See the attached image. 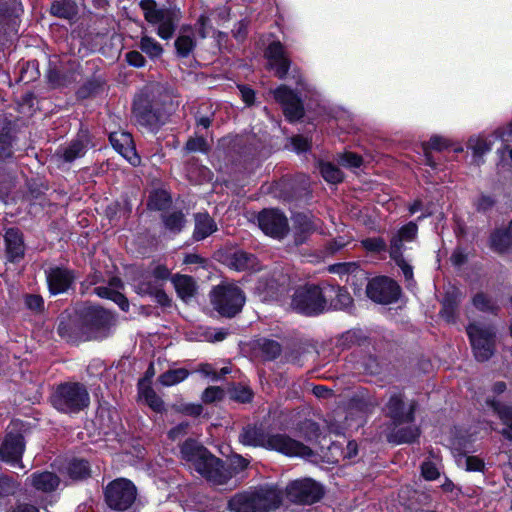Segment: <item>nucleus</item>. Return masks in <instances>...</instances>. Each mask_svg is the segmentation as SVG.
Here are the masks:
<instances>
[{
  "label": "nucleus",
  "instance_id": "e433bc0d",
  "mask_svg": "<svg viewBox=\"0 0 512 512\" xmlns=\"http://www.w3.org/2000/svg\"><path fill=\"white\" fill-rule=\"evenodd\" d=\"M165 228L173 233H179L185 226V218L182 212L175 211L162 216Z\"/></svg>",
  "mask_w": 512,
  "mask_h": 512
},
{
  "label": "nucleus",
  "instance_id": "58836bf2",
  "mask_svg": "<svg viewBox=\"0 0 512 512\" xmlns=\"http://www.w3.org/2000/svg\"><path fill=\"white\" fill-rule=\"evenodd\" d=\"M67 473L73 480H80L89 476L88 462L85 460H72L67 466Z\"/></svg>",
  "mask_w": 512,
  "mask_h": 512
},
{
  "label": "nucleus",
  "instance_id": "f704fd0d",
  "mask_svg": "<svg viewBox=\"0 0 512 512\" xmlns=\"http://www.w3.org/2000/svg\"><path fill=\"white\" fill-rule=\"evenodd\" d=\"M459 303L460 295L458 291L448 292L443 300V308L441 310V315L447 321H452Z\"/></svg>",
  "mask_w": 512,
  "mask_h": 512
},
{
  "label": "nucleus",
  "instance_id": "052dcab7",
  "mask_svg": "<svg viewBox=\"0 0 512 512\" xmlns=\"http://www.w3.org/2000/svg\"><path fill=\"white\" fill-rule=\"evenodd\" d=\"M422 476L426 480H435L439 476V471L436 465L430 461H426L421 465Z\"/></svg>",
  "mask_w": 512,
  "mask_h": 512
},
{
  "label": "nucleus",
  "instance_id": "0e129e2a",
  "mask_svg": "<svg viewBox=\"0 0 512 512\" xmlns=\"http://www.w3.org/2000/svg\"><path fill=\"white\" fill-rule=\"evenodd\" d=\"M127 62L135 67H143L145 65V58L138 51H130L126 54Z\"/></svg>",
  "mask_w": 512,
  "mask_h": 512
},
{
  "label": "nucleus",
  "instance_id": "0eeeda50",
  "mask_svg": "<svg viewBox=\"0 0 512 512\" xmlns=\"http://www.w3.org/2000/svg\"><path fill=\"white\" fill-rule=\"evenodd\" d=\"M210 300L213 308L222 316L238 314L246 301L244 292L233 283H223L212 289Z\"/></svg>",
  "mask_w": 512,
  "mask_h": 512
},
{
  "label": "nucleus",
  "instance_id": "4468645a",
  "mask_svg": "<svg viewBox=\"0 0 512 512\" xmlns=\"http://www.w3.org/2000/svg\"><path fill=\"white\" fill-rule=\"evenodd\" d=\"M45 276L52 295L66 293L77 278L73 270L64 266H50L45 270Z\"/></svg>",
  "mask_w": 512,
  "mask_h": 512
},
{
  "label": "nucleus",
  "instance_id": "ddd939ff",
  "mask_svg": "<svg viewBox=\"0 0 512 512\" xmlns=\"http://www.w3.org/2000/svg\"><path fill=\"white\" fill-rule=\"evenodd\" d=\"M258 224L266 235L276 239L284 238L289 231L286 216L275 209H265L259 213Z\"/></svg>",
  "mask_w": 512,
  "mask_h": 512
},
{
  "label": "nucleus",
  "instance_id": "2eb2a0df",
  "mask_svg": "<svg viewBox=\"0 0 512 512\" xmlns=\"http://www.w3.org/2000/svg\"><path fill=\"white\" fill-rule=\"evenodd\" d=\"M133 116L139 125L151 130L163 123V114L152 106L147 97L142 95L134 101Z\"/></svg>",
  "mask_w": 512,
  "mask_h": 512
},
{
  "label": "nucleus",
  "instance_id": "79ce46f5",
  "mask_svg": "<svg viewBox=\"0 0 512 512\" xmlns=\"http://www.w3.org/2000/svg\"><path fill=\"white\" fill-rule=\"evenodd\" d=\"M194 47V39L190 34H186L185 31H182L175 41L177 54L181 57H187L193 51Z\"/></svg>",
  "mask_w": 512,
  "mask_h": 512
},
{
  "label": "nucleus",
  "instance_id": "13d9d810",
  "mask_svg": "<svg viewBox=\"0 0 512 512\" xmlns=\"http://www.w3.org/2000/svg\"><path fill=\"white\" fill-rule=\"evenodd\" d=\"M224 396V391L216 386H211L205 389L202 394V400L206 403H212L214 401L221 400Z\"/></svg>",
  "mask_w": 512,
  "mask_h": 512
},
{
  "label": "nucleus",
  "instance_id": "aec40b11",
  "mask_svg": "<svg viewBox=\"0 0 512 512\" xmlns=\"http://www.w3.org/2000/svg\"><path fill=\"white\" fill-rule=\"evenodd\" d=\"M82 316L85 324L95 330H105L113 322L111 313L100 307L91 305L83 308Z\"/></svg>",
  "mask_w": 512,
  "mask_h": 512
},
{
  "label": "nucleus",
  "instance_id": "c85d7f7f",
  "mask_svg": "<svg viewBox=\"0 0 512 512\" xmlns=\"http://www.w3.org/2000/svg\"><path fill=\"white\" fill-rule=\"evenodd\" d=\"M139 395L143 398L147 405L152 408L154 411L160 412L164 408V402L162 399L156 394L154 389L145 382V380H141L138 384Z\"/></svg>",
  "mask_w": 512,
  "mask_h": 512
},
{
  "label": "nucleus",
  "instance_id": "4c0bfd02",
  "mask_svg": "<svg viewBox=\"0 0 512 512\" xmlns=\"http://www.w3.org/2000/svg\"><path fill=\"white\" fill-rule=\"evenodd\" d=\"M411 423L412 422L408 423L409 425L407 427L397 429L393 433L392 437L395 442L411 443L418 438L419 430L415 425H413Z\"/></svg>",
  "mask_w": 512,
  "mask_h": 512
},
{
  "label": "nucleus",
  "instance_id": "cd10ccee",
  "mask_svg": "<svg viewBox=\"0 0 512 512\" xmlns=\"http://www.w3.org/2000/svg\"><path fill=\"white\" fill-rule=\"evenodd\" d=\"M228 261V265L237 271L254 269L257 265L255 256L242 250L234 252Z\"/></svg>",
  "mask_w": 512,
  "mask_h": 512
},
{
  "label": "nucleus",
  "instance_id": "bf43d9fd",
  "mask_svg": "<svg viewBox=\"0 0 512 512\" xmlns=\"http://www.w3.org/2000/svg\"><path fill=\"white\" fill-rule=\"evenodd\" d=\"M495 203L496 201L492 196L482 194L476 200L475 206L478 211L486 212L491 210Z\"/></svg>",
  "mask_w": 512,
  "mask_h": 512
},
{
  "label": "nucleus",
  "instance_id": "5701e85b",
  "mask_svg": "<svg viewBox=\"0 0 512 512\" xmlns=\"http://www.w3.org/2000/svg\"><path fill=\"white\" fill-rule=\"evenodd\" d=\"M28 480L35 489L43 492L54 491L60 483L59 477L49 471L33 473Z\"/></svg>",
  "mask_w": 512,
  "mask_h": 512
},
{
  "label": "nucleus",
  "instance_id": "4d7b16f0",
  "mask_svg": "<svg viewBox=\"0 0 512 512\" xmlns=\"http://www.w3.org/2000/svg\"><path fill=\"white\" fill-rule=\"evenodd\" d=\"M185 149L188 152H206L208 145L203 137L190 138L186 143Z\"/></svg>",
  "mask_w": 512,
  "mask_h": 512
},
{
  "label": "nucleus",
  "instance_id": "c756f323",
  "mask_svg": "<svg viewBox=\"0 0 512 512\" xmlns=\"http://www.w3.org/2000/svg\"><path fill=\"white\" fill-rule=\"evenodd\" d=\"M50 12L56 17L71 19L77 14V5L73 0H55L51 4Z\"/></svg>",
  "mask_w": 512,
  "mask_h": 512
},
{
  "label": "nucleus",
  "instance_id": "09e8293b",
  "mask_svg": "<svg viewBox=\"0 0 512 512\" xmlns=\"http://www.w3.org/2000/svg\"><path fill=\"white\" fill-rule=\"evenodd\" d=\"M468 147L473 151L474 155L482 156L491 149V144L483 138L476 137L469 140Z\"/></svg>",
  "mask_w": 512,
  "mask_h": 512
},
{
  "label": "nucleus",
  "instance_id": "c03bdc74",
  "mask_svg": "<svg viewBox=\"0 0 512 512\" xmlns=\"http://www.w3.org/2000/svg\"><path fill=\"white\" fill-rule=\"evenodd\" d=\"M447 147V141L443 137L440 136H433L431 139L423 144V150L426 158V164H428L431 167L435 166V163L432 161L430 156V149L433 150H442Z\"/></svg>",
  "mask_w": 512,
  "mask_h": 512
},
{
  "label": "nucleus",
  "instance_id": "f03ea898",
  "mask_svg": "<svg viewBox=\"0 0 512 512\" xmlns=\"http://www.w3.org/2000/svg\"><path fill=\"white\" fill-rule=\"evenodd\" d=\"M239 440L244 445L264 447L290 457L298 456L307 459L313 455V451L303 443L284 434H266L262 429L255 426L243 428Z\"/></svg>",
  "mask_w": 512,
  "mask_h": 512
},
{
  "label": "nucleus",
  "instance_id": "b1692460",
  "mask_svg": "<svg viewBox=\"0 0 512 512\" xmlns=\"http://www.w3.org/2000/svg\"><path fill=\"white\" fill-rule=\"evenodd\" d=\"M172 283L178 296L185 302L190 301L196 294L197 286L194 279L188 275H175Z\"/></svg>",
  "mask_w": 512,
  "mask_h": 512
},
{
  "label": "nucleus",
  "instance_id": "338daca9",
  "mask_svg": "<svg viewBox=\"0 0 512 512\" xmlns=\"http://www.w3.org/2000/svg\"><path fill=\"white\" fill-rule=\"evenodd\" d=\"M232 34L237 41H243L247 35V23L244 20L239 21L233 28Z\"/></svg>",
  "mask_w": 512,
  "mask_h": 512
},
{
  "label": "nucleus",
  "instance_id": "6ab92c4d",
  "mask_svg": "<svg viewBox=\"0 0 512 512\" xmlns=\"http://www.w3.org/2000/svg\"><path fill=\"white\" fill-rule=\"evenodd\" d=\"M269 66L275 70L278 78L283 79L288 73L290 60L288 59L283 45L279 41L272 42L266 51Z\"/></svg>",
  "mask_w": 512,
  "mask_h": 512
},
{
  "label": "nucleus",
  "instance_id": "4be33fe9",
  "mask_svg": "<svg viewBox=\"0 0 512 512\" xmlns=\"http://www.w3.org/2000/svg\"><path fill=\"white\" fill-rule=\"evenodd\" d=\"M487 404L498 415L504 426L502 429V435L505 438L512 440V406L502 405L494 399H488Z\"/></svg>",
  "mask_w": 512,
  "mask_h": 512
},
{
  "label": "nucleus",
  "instance_id": "a211bd4d",
  "mask_svg": "<svg viewBox=\"0 0 512 512\" xmlns=\"http://www.w3.org/2000/svg\"><path fill=\"white\" fill-rule=\"evenodd\" d=\"M109 139L113 148L130 164L133 166L140 164L141 159L136 152L134 141L130 133L123 131L112 132Z\"/></svg>",
  "mask_w": 512,
  "mask_h": 512
},
{
  "label": "nucleus",
  "instance_id": "e2e57ef3",
  "mask_svg": "<svg viewBox=\"0 0 512 512\" xmlns=\"http://www.w3.org/2000/svg\"><path fill=\"white\" fill-rule=\"evenodd\" d=\"M291 145L293 150L297 153L304 152L309 149L310 144L308 140L302 136H295L291 138Z\"/></svg>",
  "mask_w": 512,
  "mask_h": 512
},
{
  "label": "nucleus",
  "instance_id": "f8f14e48",
  "mask_svg": "<svg viewBox=\"0 0 512 512\" xmlns=\"http://www.w3.org/2000/svg\"><path fill=\"white\" fill-rule=\"evenodd\" d=\"M399 285L388 277H376L370 280L366 287L367 296L379 304H390L399 299Z\"/></svg>",
  "mask_w": 512,
  "mask_h": 512
},
{
  "label": "nucleus",
  "instance_id": "37998d69",
  "mask_svg": "<svg viewBox=\"0 0 512 512\" xmlns=\"http://www.w3.org/2000/svg\"><path fill=\"white\" fill-rule=\"evenodd\" d=\"M141 50L151 58H158L163 53L162 46L152 37L143 36L140 41Z\"/></svg>",
  "mask_w": 512,
  "mask_h": 512
},
{
  "label": "nucleus",
  "instance_id": "3c124183",
  "mask_svg": "<svg viewBox=\"0 0 512 512\" xmlns=\"http://www.w3.org/2000/svg\"><path fill=\"white\" fill-rule=\"evenodd\" d=\"M261 350L267 359H274L281 353V346L274 340H264Z\"/></svg>",
  "mask_w": 512,
  "mask_h": 512
},
{
  "label": "nucleus",
  "instance_id": "473e14b6",
  "mask_svg": "<svg viewBox=\"0 0 512 512\" xmlns=\"http://www.w3.org/2000/svg\"><path fill=\"white\" fill-rule=\"evenodd\" d=\"M94 293L101 298H107L112 300L124 311H127L129 308L127 298L119 291H116L109 287L99 286L94 288Z\"/></svg>",
  "mask_w": 512,
  "mask_h": 512
},
{
  "label": "nucleus",
  "instance_id": "6e6d98bb",
  "mask_svg": "<svg viewBox=\"0 0 512 512\" xmlns=\"http://www.w3.org/2000/svg\"><path fill=\"white\" fill-rule=\"evenodd\" d=\"M417 225L413 222L408 223L403 226L398 232L397 236H399L404 242H410L415 239L417 235Z\"/></svg>",
  "mask_w": 512,
  "mask_h": 512
},
{
  "label": "nucleus",
  "instance_id": "680f3d73",
  "mask_svg": "<svg viewBox=\"0 0 512 512\" xmlns=\"http://www.w3.org/2000/svg\"><path fill=\"white\" fill-rule=\"evenodd\" d=\"M404 241L397 235L393 236L390 244V256L392 259L402 258V249Z\"/></svg>",
  "mask_w": 512,
  "mask_h": 512
},
{
  "label": "nucleus",
  "instance_id": "774afa93",
  "mask_svg": "<svg viewBox=\"0 0 512 512\" xmlns=\"http://www.w3.org/2000/svg\"><path fill=\"white\" fill-rule=\"evenodd\" d=\"M154 279H156V281H158L160 283V281H163V280H166L169 278L170 276V270L163 266V265H157L153 271H152V275H151Z\"/></svg>",
  "mask_w": 512,
  "mask_h": 512
},
{
  "label": "nucleus",
  "instance_id": "72a5a7b5",
  "mask_svg": "<svg viewBox=\"0 0 512 512\" xmlns=\"http://www.w3.org/2000/svg\"><path fill=\"white\" fill-rule=\"evenodd\" d=\"M189 376V371L185 368L170 369L158 378L162 386L170 387L184 381Z\"/></svg>",
  "mask_w": 512,
  "mask_h": 512
},
{
  "label": "nucleus",
  "instance_id": "8fccbe9b",
  "mask_svg": "<svg viewBox=\"0 0 512 512\" xmlns=\"http://www.w3.org/2000/svg\"><path fill=\"white\" fill-rule=\"evenodd\" d=\"M18 483L7 475H0V496L13 495L18 489Z\"/></svg>",
  "mask_w": 512,
  "mask_h": 512
},
{
  "label": "nucleus",
  "instance_id": "603ef678",
  "mask_svg": "<svg viewBox=\"0 0 512 512\" xmlns=\"http://www.w3.org/2000/svg\"><path fill=\"white\" fill-rule=\"evenodd\" d=\"M25 305L33 312L39 313L44 309V300L40 295L29 294L25 296Z\"/></svg>",
  "mask_w": 512,
  "mask_h": 512
},
{
  "label": "nucleus",
  "instance_id": "1a4fd4ad",
  "mask_svg": "<svg viewBox=\"0 0 512 512\" xmlns=\"http://www.w3.org/2000/svg\"><path fill=\"white\" fill-rule=\"evenodd\" d=\"M137 489L135 485L125 479L119 478L110 482L105 489L107 505L117 511L127 510L135 501Z\"/></svg>",
  "mask_w": 512,
  "mask_h": 512
},
{
  "label": "nucleus",
  "instance_id": "a18cd8bd",
  "mask_svg": "<svg viewBox=\"0 0 512 512\" xmlns=\"http://www.w3.org/2000/svg\"><path fill=\"white\" fill-rule=\"evenodd\" d=\"M159 287H161V283L156 281L152 276H147L136 284L135 289L140 295L151 296Z\"/></svg>",
  "mask_w": 512,
  "mask_h": 512
},
{
  "label": "nucleus",
  "instance_id": "9b49d317",
  "mask_svg": "<svg viewBox=\"0 0 512 512\" xmlns=\"http://www.w3.org/2000/svg\"><path fill=\"white\" fill-rule=\"evenodd\" d=\"M25 446L24 437L20 432L7 431L0 445V460L12 467L24 469L22 456Z\"/></svg>",
  "mask_w": 512,
  "mask_h": 512
},
{
  "label": "nucleus",
  "instance_id": "f257e3e1",
  "mask_svg": "<svg viewBox=\"0 0 512 512\" xmlns=\"http://www.w3.org/2000/svg\"><path fill=\"white\" fill-rule=\"evenodd\" d=\"M182 458L189 466L215 486H224L240 471L247 468L249 461L240 455L232 457L229 466L212 455L204 446L194 440H186L181 447Z\"/></svg>",
  "mask_w": 512,
  "mask_h": 512
},
{
  "label": "nucleus",
  "instance_id": "c9c22d12",
  "mask_svg": "<svg viewBox=\"0 0 512 512\" xmlns=\"http://www.w3.org/2000/svg\"><path fill=\"white\" fill-rule=\"evenodd\" d=\"M319 169L322 177L329 183L337 184L343 180L342 171L330 162H321Z\"/></svg>",
  "mask_w": 512,
  "mask_h": 512
},
{
  "label": "nucleus",
  "instance_id": "ea45409f",
  "mask_svg": "<svg viewBox=\"0 0 512 512\" xmlns=\"http://www.w3.org/2000/svg\"><path fill=\"white\" fill-rule=\"evenodd\" d=\"M473 306L482 312L493 313L498 309L496 302L483 292L475 294L472 298Z\"/></svg>",
  "mask_w": 512,
  "mask_h": 512
},
{
  "label": "nucleus",
  "instance_id": "9d476101",
  "mask_svg": "<svg viewBox=\"0 0 512 512\" xmlns=\"http://www.w3.org/2000/svg\"><path fill=\"white\" fill-rule=\"evenodd\" d=\"M286 493L288 499L295 504L311 505L323 497L324 490L318 482L305 478L291 482Z\"/></svg>",
  "mask_w": 512,
  "mask_h": 512
},
{
  "label": "nucleus",
  "instance_id": "dca6fc26",
  "mask_svg": "<svg viewBox=\"0 0 512 512\" xmlns=\"http://www.w3.org/2000/svg\"><path fill=\"white\" fill-rule=\"evenodd\" d=\"M414 410V404H405L401 393L392 394L385 406L386 415L396 426L413 422Z\"/></svg>",
  "mask_w": 512,
  "mask_h": 512
},
{
  "label": "nucleus",
  "instance_id": "412c9836",
  "mask_svg": "<svg viewBox=\"0 0 512 512\" xmlns=\"http://www.w3.org/2000/svg\"><path fill=\"white\" fill-rule=\"evenodd\" d=\"M6 254L11 262H17L24 256L25 246L21 232L16 228H9L5 235Z\"/></svg>",
  "mask_w": 512,
  "mask_h": 512
},
{
  "label": "nucleus",
  "instance_id": "39448f33",
  "mask_svg": "<svg viewBox=\"0 0 512 512\" xmlns=\"http://www.w3.org/2000/svg\"><path fill=\"white\" fill-rule=\"evenodd\" d=\"M334 292V287L328 284L299 287L293 294L291 307L306 315L319 314L325 310L327 298Z\"/></svg>",
  "mask_w": 512,
  "mask_h": 512
},
{
  "label": "nucleus",
  "instance_id": "49530a36",
  "mask_svg": "<svg viewBox=\"0 0 512 512\" xmlns=\"http://www.w3.org/2000/svg\"><path fill=\"white\" fill-rule=\"evenodd\" d=\"M339 165L346 168H358L362 165V157L353 152H344L337 155Z\"/></svg>",
  "mask_w": 512,
  "mask_h": 512
},
{
  "label": "nucleus",
  "instance_id": "864d4df0",
  "mask_svg": "<svg viewBox=\"0 0 512 512\" xmlns=\"http://www.w3.org/2000/svg\"><path fill=\"white\" fill-rule=\"evenodd\" d=\"M252 396V391L245 386H236L231 390V397L242 403L251 401Z\"/></svg>",
  "mask_w": 512,
  "mask_h": 512
},
{
  "label": "nucleus",
  "instance_id": "6e6552de",
  "mask_svg": "<svg viewBox=\"0 0 512 512\" xmlns=\"http://www.w3.org/2000/svg\"><path fill=\"white\" fill-rule=\"evenodd\" d=\"M474 356L478 361H487L495 349V329L490 324L472 322L466 327Z\"/></svg>",
  "mask_w": 512,
  "mask_h": 512
},
{
  "label": "nucleus",
  "instance_id": "393cba45",
  "mask_svg": "<svg viewBox=\"0 0 512 512\" xmlns=\"http://www.w3.org/2000/svg\"><path fill=\"white\" fill-rule=\"evenodd\" d=\"M489 246L496 253H506L512 247V236L506 229H496L489 237Z\"/></svg>",
  "mask_w": 512,
  "mask_h": 512
},
{
  "label": "nucleus",
  "instance_id": "de8ad7c7",
  "mask_svg": "<svg viewBox=\"0 0 512 512\" xmlns=\"http://www.w3.org/2000/svg\"><path fill=\"white\" fill-rule=\"evenodd\" d=\"M12 155V137L9 131L3 128L0 131V159L10 157Z\"/></svg>",
  "mask_w": 512,
  "mask_h": 512
},
{
  "label": "nucleus",
  "instance_id": "423d86ee",
  "mask_svg": "<svg viewBox=\"0 0 512 512\" xmlns=\"http://www.w3.org/2000/svg\"><path fill=\"white\" fill-rule=\"evenodd\" d=\"M140 7L145 20L157 27V34L162 39H170L180 21V11L159 7L154 0H141Z\"/></svg>",
  "mask_w": 512,
  "mask_h": 512
},
{
  "label": "nucleus",
  "instance_id": "2f4dec72",
  "mask_svg": "<svg viewBox=\"0 0 512 512\" xmlns=\"http://www.w3.org/2000/svg\"><path fill=\"white\" fill-rule=\"evenodd\" d=\"M48 80L54 87L67 86L76 80L77 74L73 71H66L58 68H50Z\"/></svg>",
  "mask_w": 512,
  "mask_h": 512
},
{
  "label": "nucleus",
  "instance_id": "bb28decb",
  "mask_svg": "<svg viewBox=\"0 0 512 512\" xmlns=\"http://www.w3.org/2000/svg\"><path fill=\"white\" fill-rule=\"evenodd\" d=\"M296 229L300 234H297L296 243L300 244L304 241L302 234H310L319 228L320 220L315 219L313 216L306 214H298L295 217Z\"/></svg>",
  "mask_w": 512,
  "mask_h": 512
},
{
  "label": "nucleus",
  "instance_id": "7ed1b4c3",
  "mask_svg": "<svg viewBox=\"0 0 512 512\" xmlns=\"http://www.w3.org/2000/svg\"><path fill=\"white\" fill-rule=\"evenodd\" d=\"M282 492L272 486H263L234 495L228 502L231 512H270L280 506Z\"/></svg>",
  "mask_w": 512,
  "mask_h": 512
},
{
  "label": "nucleus",
  "instance_id": "5fc2aeb1",
  "mask_svg": "<svg viewBox=\"0 0 512 512\" xmlns=\"http://www.w3.org/2000/svg\"><path fill=\"white\" fill-rule=\"evenodd\" d=\"M363 247L371 252H381L386 249L385 241L380 237L367 238L362 241Z\"/></svg>",
  "mask_w": 512,
  "mask_h": 512
},
{
  "label": "nucleus",
  "instance_id": "a878e982",
  "mask_svg": "<svg viewBox=\"0 0 512 512\" xmlns=\"http://www.w3.org/2000/svg\"><path fill=\"white\" fill-rule=\"evenodd\" d=\"M216 230V223L208 214L199 213L195 216L194 239L203 240Z\"/></svg>",
  "mask_w": 512,
  "mask_h": 512
},
{
  "label": "nucleus",
  "instance_id": "7c9ffc66",
  "mask_svg": "<svg viewBox=\"0 0 512 512\" xmlns=\"http://www.w3.org/2000/svg\"><path fill=\"white\" fill-rule=\"evenodd\" d=\"M88 140L85 136H82L65 148L62 149V156L66 162H72L76 158L82 157L87 150Z\"/></svg>",
  "mask_w": 512,
  "mask_h": 512
},
{
  "label": "nucleus",
  "instance_id": "a19ab883",
  "mask_svg": "<svg viewBox=\"0 0 512 512\" xmlns=\"http://www.w3.org/2000/svg\"><path fill=\"white\" fill-rule=\"evenodd\" d=\"M171 203L169 194L164 190H156L151 193L148 200V207L152 210H163Z\"/></svg>",
  "mask_w": 512,
  "mask_h": 512
},
{
  "label": "nucleus",
  "instance_id": "f3484780",
  "mask_svg": "<svg viewBox=\"0 0 512 512\" xmlns=\"http://www.w3.org/2000/svg\"><path fill=\"white\" fill-rule=\"evenodd\" d=\"M274 98L283 108L285 116L295 121L303 116L304 110L299 97L286 86H280L273 92Z\"/></svg>",
  "mask_w": 512,
  "mask_h": 512
},
{
  "label": "nucleus",
  "instance_id": "69168bd1",
  "mask_svg": "<svg viewBox=\"0 0 512 512\" xmlns=\"http://www.w3.org/2000/svg\"><path fill=\"white\" fill-rule=\"evenodd\" d=\"M464 461L467 471H481L484 467V462L476 456H468Z\"/></svg>",
  "mask_w": 512,
  "mask_h": 512
},
{
  "label": "nucleus",
  "instance_id": "20e7f679",
  "mask_svg": "<svg viewBox=\"0 0 512 512\" xmlns=\"http://www.w3.org/2000/svg\"><path fill=\"white\" fill-rule=\"evenodd\" d=\"M51 403L62 413H78L89 406L90 396L84 384L66 382L56 387L51 396Z\"/></svg>",
  "mask_w": 512,
  "mask_h": 512
}]
</instances>
